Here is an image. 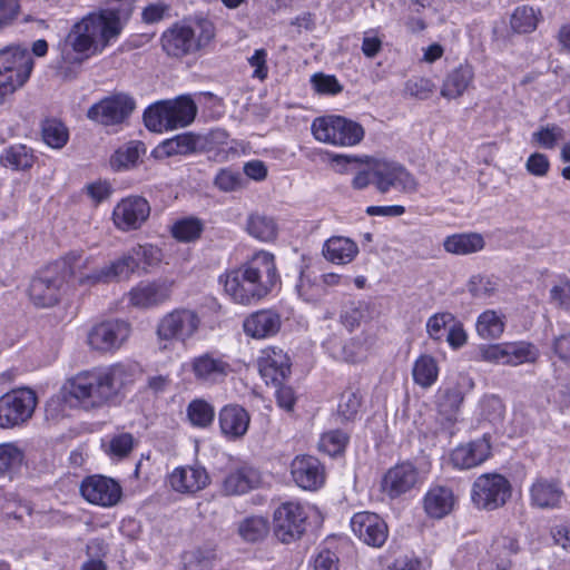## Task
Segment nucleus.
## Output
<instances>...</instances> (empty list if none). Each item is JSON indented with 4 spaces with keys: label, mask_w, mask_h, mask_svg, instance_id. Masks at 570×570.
I'll list each match as a JSON object with an SVG mask.
<instances>
[{
    "label": "nucleus",
    "mask_w": 570,
    "mask_h": 570,
    "mask_svg": "<svg viewBox=\"0 0 570 570\" xmlns=\"http://www.w3.org/2000/svg\"><path fill=\"white\" fill-rule=\"evenodd\" d=\"M150 205L146 198L130 196L121 199L112 212L116 227L124 232L135 230L148 219Z\"/></svg>",
    "instance_id": "nucleus-19"
},
{
    "label": "nucleus",
    "mask_w": 570,
    "mask_h": 570,
    "mask_svg": "<svg viewBox=\"0 0 570 570\" xmlns=\"http://www.w3.org/2000/svg\"><path fill=\"white\" fill-rule=\"evenodd\" d=\"M307 513L298 502L287 501L274 511V535L283 543L299 539L306 530Z\"/></svg>",
    "instance_id": "nucleus-12"
},
{
    "label": "nucleus",
    "mask_w": 570,
    "mask_h": 570,
    "mask_svg": "<svg viewBox=\"0 0 570 570\" xmlns=\"http://www.w3.org/2000/svg\"><path fill=\"white\" fill-rule=\"evenodd\" d=\"M159 149L167 157L175 155H189L202 151L200 135L194 132H184L174 138L165 140Z\"/></svg>",
    "instance_id": "nucleus-36"
},
{
    "label": "nucleus",
    "mask_w": 570,
    "mask_h": 570,
    "mask_svg": "<svg viewBox=\"0 0 570 570\" xmlns=\"http://www.w3.org/2000/svg\"><path fill=\"white\" fill-rule=\"evenodd\" d=\"M491 548L492 551L502 559L517 554L520 550L517 537L503 532L495 537Z\"/></svg>",
    "instance_id": "nucleus-56"
},
{
    "label": "nucleus",
    "mask_w": 570,
    "mask_h": 570,
    "mask_svg": "<svg viewBox=\"0 0 570 570\" xmlns=\"http://www.w3.org/2000/svg\"><path fill=\"white\" fill-rule=\"evenodd\" d=\"M485 246L484 237L479 233H456L444 238L443 247L449 254L465 256L481 252Z\"/></svg>",
    "instance_id": "nucleus-34"
},
{
    "label": "nucleus",
    "mask_w": 570,
    "mask_h": 570,
    "mask_svg": "<svg viewBox=\"0 0 570 570\" xmlns=\"http://www.w3.org/2000/svg\"><path fill=\"white\" fill-rule=\"evenodd\" d=\"M203 232V223L195 217H188L176 222L173 225V236L180 242L197 239Z\"/></svg>",
    "instance_id": "nucleus-50"
},
{
    "label": "nucleus",
    "mask_w": 570,
    "mask_h": 570,
    "mask_svg": "<svg viewBox=\"0 0 570 570\" xmlns=\"http://www.w3.org/2000/svg\"><path fill=\"white\" fill-rule=\"evenodd\" d=\"M563 494L560 483L552 479L537 478L530 487L531 504L539 509L559 508Z\"/></svg>",
    "instance_id": "nucleus-31"
},
{
    "label": "nucleus",
    "mask_w": 570,
    "mask_h": 570,
    "mask_svg": "<svg viewBox=\"0 0 570 570\" xmlns=\"http://www.w3.org/2000/svg\"><path fill=\"white\" fill-rule=\"evenodd\" d=\"M539 22L537 11L532 7H518L511 17V28L519 33H529L535 30Z\"/></svg>",
    "instance_id": "nucleus-47"
},
{
    "label": "nucleus",
    "mask_w": 570,
    "mask_h": 570,
    "mask_svg": "<svg viewBox=\"0 0 570 570\" xmlns=\"http://www.w3.org/2000/svg\"><path fill=\"white\" fill-rule=\"evenodd\" d=\"M363 396L357 387L348 386L342 392L338 404L337 415L342 421H354L361 410Z\"/></svg>",
    "instance_id": "nucleus-41"
},
{
    "label": "nucleus",
    "mask_w": 570,
    "mask_h": 570,
    "mask_svg": "<svg viewBox=\"0 0 570 570\" xmlns=\"http://www.w3.org/2000/svg\"><path fill=\"white\" fill-rule=\"evenodd\" d=\"M63 284L65 277L56 268L43 269L31 279L29 297L38 307H51L59 302Z\"/></svg>",
    "instance_id": "nucleus-17"
},
{
    "label": "nucleus",
    "mask_w": 570,
    "mask_h": 570,
    "mask_svg": "<svg viewBox=\"0 0 570 570\" xmlns=\"http://www.w3.org/2000/svg\"><path fill=\"white\" fill-rule=\"evenodd\" d=\"M322 253L328 262L345 265L357 256L358 246L348 237L332 236L324 243Z\"/></svg>",
    "instance_id": "nucleus-33"
},
{
    "label": "nucleus",
    "mask_w": 570,
    "mask_h": 570,
    "mask_svg": "<svg viewBox=\"0 0 570 570\" xmlns=\"http://www.w3.org/2000/svg\"><path fill=\"white\" fill-rule=\"evenodd\" d=\"M311 83L314 90L322 95H337L343 90L342 85L333 75L315 73L311 78Z\"/></svg>",
    "instance_id": "nucleus-57"
},
{
    "label": "nucleus",
    "mask_w": 570,
    "mask_h": 570,
    "mask_svg": "<svg viewBox=\"0 0 570 570\" xmlns=\"http://www.w3.org/2000/svg\"><path fill=\"white\" fill-rule=\"evenodd\" d=\"M412 375L417 385L424 389L432 386L439 375V367L435 358L431 355H421L414 362Z\"/></svg>",
    "instance_id": "nucleus-40"
},
{
    "label": "nucleus",
    "mask_w": 570,
    "mask_h": 570,
    "mask_svg": "<svg viewBox=\"0 0 570 570\" xmlns=\"http://www.w3.org/2000/svg\"><path fill=\"white\" fill-rule=\"evenodd\" d=\"M282 325L281 316L272 309H262L245 318L243 328L253 338H267L278 333Z\"/></svg>",
    "instance_id": "nucleus-29"
},
{
    "label": "nucleus",
    "mask_w": 570,
    "mask_h": 570,
    "mask_svg": "<svg viewBox=\"0 0 570 570\" xmlns=\"http://www.w3.org/2000/svg\"><path fill=\"white\" fill-rule=\"evenodd\" d=\"M202 317L197 311L177 307L163 315L156 326V335L160 350H168L175 343L186 345L199 332Z\"/></svg>",
    "instance_id": "nucleus-6"
},
{
    "label": "nucleus",
    "mask_w": 570,
    "mask_h": 570,
    "mask_svg": "<svg viewBox=\"0 0 570 570\" xmlns=\"http://www.w3.org/2000/svg\"><path fill=\"white\" fill-rule=\"evenodd\" d=\"M168 480L176 492L195 493L208 484L209 478L204 468L186 465L176 468Z\"/></svg>",
    "instance_id": "nucleus-28"
},
{
    "label": "nucleus",
    "mask_w": 570,
    "mask_h": 570,
    "mask_svg": "<svg viewBox=\"0 0 570 570\" xmlns=\"http://www.w3.org/2000/svg\"><path fill=\"white\" fill-rule=\"evenodd\" d=\"M277 230V224L272 217L261 214H253L248 217L247 232L262 242L275 239Z\"/></svg>",
    "instance_id": "nucleus-42"
},
{
    "label": "nucleus",
    "mask_w": 570,
    "mask_h": 570,
    "mask_svg": "<svg viewBox=\"0 0 570 570\" xmlns=\"http://www.w3.org/2000/svg\"><path fill=\"white\" fill-rule=\"evenodd\" d=\"M218 422L224 436L228 440H237L246 434L250 416L240 405L228 404L219 411Z\"/></svg>",
    "instance_id": "nucleus-27"
},
{
    "label": "nucleus",
    "mask_w": 570,
    "mask_h": 570,
    "mask_svg": "<svg viewBox=\"0 0 570 570\" xmlns=\"http://www.w3.org/2000/svg\"><path fill=\"white\" fill-rule=\"evenodd\" d=\"M33 68L27 49L8 47L0 50V104L7 95L23 86Z\"/></svg>",
    "instance_id": "nucleus-7"
},
{
    "label": "nucleus",
    "mask_w": 570,
    "mask_h": 570,
    "mask_svg": "<svg viewBox=\"0 0 570 570\" xmlns=\"http://www.w3.org/2000/svg\"><path fill=\"white\" fill-rule=\"evenodd\" d=\"M136 271L137 264L127 250L105 266L94 269L85 276H79L78 282L81 285H95L128 281Z\"/></svg>",
    "instance_id": "nucleus-20"
},
{
    "label": "nucleus",
    "mask_w": 570,
    "mask_h": 570,
    "mask_svg": "<svg viewBox=\"0 0 570 570\" xmlns=\"http://www.w3.org/2000/svg\"><path fill=\"white\" fill-rule=\"evenodd\" d=\"M268 531V520L261 515L248 517L238 525V533L248 542H256L264 539Z\"/></svg>",
    "instance_id": "nucleus-43"
},
{
    "label": "nucleus",
    "mask_w": 570,
    "mask_h": 570,
    "mask_svg": "<svg viewBox=\"0 0 570 570\" xmlns=\"http://www.w3.org/2000/svg\"><path fill=\"white\" fill-rule=\"evenodd\" d=\"M198 108L190 95L160 100L144 112L145 126L154 132L175 130L189 126L196 118Z\"/></svg>",
    "instance_id": "nucleus-4"
},
{
    "label": "nucleus",
    "mask_w": 570,
    "mask_h": 570,
    "mask_svg": "<svg viewBox=\"0 0 570 570\" xmlns=\"http://www.w3.org/2000/svg\"><path fill=\"white\" fill-rule=\"evenodd\" d=\"M367 308L364 303L350 302L344 305L340 318L342 324L348 331H353L361 325V322L364 320Z\"/></svg>",
    "instance_id": "nucleus-53"
},
{
    "label": "nucleus",
    "mask_w": 570,
    "mask_h": 570,
    "mask_svg": "<svg viewBox=\"0 0 570 570\" xmlns=\"http://www.w3.org/2000/svg\"><path fill=\"white\" fill-rule=\"evenodd\" d=\"M454 321L451 313H436L429 317L426 322V332L434 341H441L446 325Z\"/></svg>",
    "instance_id": "nucleus-62"
},
{
    "label": "nucleus",
    "mask_w": 570,
    "mask_h": 570,
    "mask_svg": "<svg viewBox=\"0 0 570 570\" xmlns=\"http://www.w3.org/2000/svg\"><path fill=\"white\" fill-rule=\"evenodd\" d=\"M68 129L57 119H48L42 124V139L52 148H62L68 141Z\"/></svg>",
    "instance_id": "nucleus-48"
},
{
    "label": "nucleus",
    "mask_w": 570,
    "mask_h": 570,
    "mask_svg": "<svg viewBox=\"0 0 570 570\" xmlns=\"http://www.w3.org/2000/svg\"><path fill=\"white\" fill-rule=\"evenodd\" d=\"M174 282L167 278L141 281L127 294L129 305L139 309H150L170 299Z\"/></svg>",
    "instance_id": "nucleus-16"
},
{
    "label": "nucleus",
    "mask_w": 570,
    "mask_h": 570,
    "mask_svg": "<svg viewBox=\"0 0 570 570\" xmlns=\"http://www.w3.org/2000/svg\"><path fill=\"white\" fill-rule=\"evenodd\" d=\"M242 181V175L230 169H222L215 178V185L223 191H235L239 189Z\"/></svg>",
    "instance_id": "nucleus-64"
},
{
    "label": "nucleus",
    "mask_w": 570,
    "mask_h": 570,
    "mask_svg": "<svg viewBox=\"0 0 570 570\" xmlns=\"http://www.w3.org/2000/svg\"><path fill=\"white\" fill-rule=\"evenodd\" d=\"M491 453L490 440L481 439L456 446L451 453L452 464L461 470H469L483 463Z\"/></svg>",
    "instance_id": "nucleus-26"
},
{
    "label": "nucleus",
    "mask_w": 570,
    "mask_h": 570,
    "mask_svg": "<svg viewBox=\"0 0 570 570\" xmlns=\"http://www.w3.org/2000/svg\"><path fill=\"white\" fill-rule=\"evenodd\" d=\"M351 528L360 540L371 547H382L389 535L385 521L373 512L355 513L351 519Z\"/></svg>",
    "instance_id": "nucleus-22"
},
{
    "label": "nucleus",
    "mask_w": 570,
    "mask_h": 570,
    "mask_svg": "<svg viewBox=\"0 0 570 570\" xmlns=\"http://www.w3.org/2000/svg\"><path fill=\"white\" fill-rule=\"evenodd\" d=\"M463 392L459 383H450L439 389L436 405L439 412L452 420L463 402Z\"/></svg>",
    "instance_id": "nucleus-37"
},
{
    "label": "nucleus",
    "mask_w": 570,
    "mask_h": 570,
    "mask_svg": "<svg viewBox=\"0 0 570 570\" xmlns=\"http://www.w3.org/2000/svg\"><path fill=\"white\" fill-rule=\"evenodd\" d=\"M383 49V40L382 37L379 36V31L375 29H370L364 32L362 39L361 50L362 53L368 58H375Z\"/></svg>",
    "instance_id": "nucleus-63"
},
{
    "label": "nucleus",
    "mask_w": 570,
    "mask_h": 570,
    "mask_svg": "<svg viewBox=\"0 0 570 570\" xmlns=\"http://www.w3.org/2000/svg\"><path fill=\"white\" fill-rule=\"evenodd\" d=\"M478 335L483 340H498L505 328L504 316L497 311L487 309L478 316Z\"/></svg>",
    "instance_id": "nucleus-39"
},
{
    "label": "nucleus",
    "mask_w": 570,
    "mask_h": 570,
    "mask_svg": "<svg viewBox=\"0 0 570 570\" xmlns=\"http://www.w3.org/2000/svg\"><path fill=\"white\" fill-rule=\"evenodd\" d=\"M23 461V452L12 443L0 444V475L16 470Z\"/></svg>",
    "instance_id": "nucleus-52"
},
{
    "label": "nucleus",
    "mask_w": 570,
    "mask_h": 570,
    "mask_svg": "<svg viewBox=\"0 0 570 570\" xmlns=\"http://www.w3.org/2000/svg\"><path fill=\"white\" fill-rule=\"evenodd\" d=\"M261 482L259 472L252 466H240L230 471L223 481V491L227 495H239L256 488Z\"/></svg>",
    "instance_id": "nucleus-32"
},
{
    "label": "nucleus",
    "mask_w": 570,
    "mask_h": 570,
    "mask_svg": "<svg viewBox=\"0 0 570 570\" xmlns=\"http://www.w3.org/2000/svg\"><path fill=\"white\" fill-rule=\"evenodd\" d=\"M130 256L137 264V269L142 266L144 269L156 266L161 261L160 249L150 244L136 245L128 249Z\"/></svg>",
    "instance_id": "nucleus-49"
},
{
    "label": "nucleus",
    "mask_w": 570,
    "mask_h": 570,
    "mask_svg": "<svg viewBox=\"0 0 570 570\" xmlns=\"http://www.w3.org/2000/svg\"><path fill=\"white\" fill-rule=\"evenodd\" d=\"M131 325L124 320H109L95 325L88 333L89 346L98 352L108 353L119 350L129 338Z\"/></svg>",
    "instance_id": "nucleus-13"
},
{
    "label": "nucleus",
    "mask_w": 570,
    "mask_h": 570,
    "mask_svg": "<svg viewBox=\"0 0 570 570\" xmlns=\"http://www.w3.org/2000/svg\"><path fill=\"white\" fill-rule=\"evenodd\" d=\"M134 445L135 439L130 433H119L110 439L108 453L121 459L132 451Z\"/></svg>",
    "instance_id": "nucleus-59"
},
{
    "label": "nucleus",
    "mask_w": 570,
    "mask_h": 570,
    "mask_svg": "<svg viewBox=\"0 0 570 570\" xmlns=\"http://www.w3.org/2000/svg\"><path fill=\"white\" fill-rule=\"evenodd\" d=\"M119 16L111 10L90 12L76 22L61 49V62L80 66L85 59L100 55L121 33Z\"/></svg>",
    "instance_id": "nucleus-1"
},
{
    "label": "nucleus",
    "mask_w": 570,
    "mask_h": 570,
    "mask_svg": "<svg viewBox=\"0 0 570 570\" xmlns=\"http://www.w3.org/2000/svg\"><path fill=\"white\" fill-rule=\"evenodd\" d=\"M277 281L274 255L262 250L239 268L227 273L224 288L234 302L249 305L265 297Z\"/></svg>",
    "instance_id": "nucleus-2"
},
{
    "label": "nucleus",
    "mask_w": 570,
    "mask_h": 570,
    "mask_svg": "<svg viewBox=\"0 0 570 570\" xmlns=\"http://www.w3.org/2000/svg\"><path fill=\"white\" fill-rule=\"evenodd\" d=\"M200 135L202 151H210L214 149L224 150L227 145L229 135L225 129L216 128L206 134Z\"/></svg>",
    "instance_id": "nucleus-60"
},
{
    "label": "nucleus",
    "mask_w": 570,
    "mask_h": 570,
    "mask_svg": "<svg viewBox=\"0 0 570 570\" xmlns=\"http://www.w3.org/2000/svg\"><path fill=\"white\" fill-rule=\"evenodd\" d=\"M510 481L499 473L479 475L471 489V500L479 510L493 511L503 507L511 498Z\"/></svg>",
    "instance_id": "nucleus-10"
},
{
    "label": "nucleus",
    "mask_w": 570,
    "mask_h": 570,
    "mask_svg": "<svg viewBox=\"0 0 570 570\" xmlns=\"http://www.w3.org/2000/svg\"><path fill=\"white\" fill-rule=\"evenodd\" d=\"M144 153L145 147L142 142L130 141L114 154L111 166L117 170L128 169L137 164L140 155Z\"/></svg>",
    "instance_id": "nucleus-44"
},
{
    "label": "nucleus",
    "mask_w": 570,
    "mask_h": 570,
    "mask_svg": "<svg viewBox=\"0 0 570 570\" xmlns=\"http://www.w3.org/2000/svg\"><path fill=\"white\" fill-rule=\"evenodd\" d=\"M468 287L471 295L476 298H488L497 292V283L481 275L472 276Z\"/></svg>",
    "instance_id": "nucleus-61"
},
{
    "label": "nucleus",
    "mask_w": 570,
    "mask_h": 570,
    "mask_svg": "<svg viewBox=\"0 0 570 570\" xmlns=\"http://www.w3.org/2000/svg\"><path fill=\"white\" fill-rule=\"evenodd\" d=\"M215 558L214 550L197 549L187 556L185 570H212Z\"/></svg>",
    "instance_id": "nucleus-55"
},
{
    "label": "nucleus",
    "mask_w": 570,
    "mask_h": 570,
    "mask_svg": "<svg viewBox=\"0 0 570 570\" xmlns=\"http://www.w3.org/2000/svg\"><path fill=\"white\" fill-rule=\"evenodd\" d=\"M298 295L306 302H317L324 295L322 285L314 283L307 275L301 273L296 284Z\"/></svg>",
    "instance_id": "nucleus-58"
},
{
    "label": "nucleus",
    "mask_w": 570,
    "mask_h": 570,
    "mask_svg": "<svg viewBox=\"0 0 570 570\" xmlns=\"http://www.w3.org/2000/svg\"><path fill=\"white\" fill-rule=\"evenodd\" d=\"M37 405L36 393L28 387L12 390L0 397V428L11 429L26 423Z\"/></svg>",
    "instance_id": "nucleus-11"
},
{
    "label": "nucleus",
    "mask_w": 570,
    "mask_h": 570,
    "mask_svg": "<svg viewBox=\"0 0 570 570\" xmlns=\"http://www.w3.org/2000/svg\"><path fill=\"white\" fill-rule=\"evenodd\" d=\"M132 381V368L117 363L106 368L78 373L65 385L66 393L82 406L99 407Z\"/></svg>",
    "instance_id": "nucleus-3"
},
{
    "label": "nucleus",
    "mask_w": 570,
    "mask_h": 570,
    "mask_svg": "<svg viewBox=\"0 0 570 570\" xmlns=\"http://www.w3.org/2000/svg\"><path fill=\"white\" fill-rule=\"evenodd\" d=\"M258 370L266 384L279 386L291 374V361L282 348L267 347L258 358Z\"/></svg>",
    "instance_id": "nucleus-23"
},
{
    "label": "nucleus",
    "mask_w": 570,
    "mask_h": 570,
    "mask_svg": "<svg viewBox=\"0 0 570 570\" xmlns=\"http://www.w3.org/2000/svg\"><path fill=\"white\" fill-rule=\"evenodd\" d=\"M420 483V472L410 462L390 468L384 474L381 489L390 499H396L410 492Z\"/></svg>",
    "instance_id": "nucleus-21"
},
{
    "label": "nucleus",
    "mask_w": 570,
    "mask_h": 570,
    "mask_svg": "<svg viewBox=\"0 0 570 570\" xmlns=\"http://www.w3.org/2000/svg\"><path fill=\"white\" fill-rule=\"evenodd\" d=\"M454 501L450 488L434 487L425 494L424 509L430 517L441 519L452 511Z\"/></svg>",
    "instance_id": "nucleus-35"
},
{
    "label": "nucleus",
    "mask_w": 570,
    "mask_h": 570,
    "mask_svg": "<svg viewBox=\"0 0 570 570\" xmlns=\"http://www.w3.org/2000/svg\"><path fill=\"white\" fill-rule=\"evenodd\" d=\"M214 36V26L208 21H202L195 27L177 22L163 32L160 41L169 57L183 58L206 47Z\"/></svg>",
    "instance_id": "nucleus-5"
},
{
    "label": "nucleus",
    "mask_w": 570,
    "mask_h": 570,
    "mask_svg": "<svg viewBox=\"0 0 570 570\" xmlns=\"http://www.w3.org/2000/svg\"><path fill=\"white\" fill-rule=\"evenodd\" d=\"M566 137L564 129L556 124L541 126L531 136L533 144L544 149H553Z\"/></svg>",
    "instance_id": "nucleus-46"
},
{
    "label": "nucleus",
    "mask_w": 570,
    "mask_h": 570,
    "mask_svg": "<svg viewBox=\"0 0 570 570\" xmlns=\"http://www.w3.org/2000/svg\"><path fill=\"white\" fill-rule=\"evenodd\" d=\"M538 356V348L525 341L481 344L478 347V360L495 365L519 366L535 362Z\"/></svg>",
    "instance_id": "nucleus-9"
},
{
    "label": "nucleus",
    "mask_w": 570,
    "mask_h": 570,
    "mask_svg": "<svg viewBox=\"0 0 570 570\" xmlns=\"http://www.w3.org/2000/svg\"><path fill=\"white\" fill-rule=\"evenodd\" d=\"M312 132L315 139L335 146H354L364 137L360 124L336 115L314 119Z\"/></svg>",
    "instance_id": "nucleus-8"
},
{
    "label": "nucleus",
    "mask_w": 570,
    "mask_h": 570,
    "mask_svg": "<svg viewBox=\"0 0 570 570\" xmlns=\"http://www.w3.org/2000/svg\"><path fill=\"white\" fill-rule=\"evenodd\" d=\"M80 492L89 503L100 507L116 505L122 494L120 484L114 479L104 475L87 476L81 482Z\"/></svg>",
    "instance_id": "nucleus-18"
},
{
    "label": "nucleus",
    "mask_w": 570,
    "mask_h": 570,
    "mask_svg": "<svg viewBox=\"0 0 570 570\" xmlns=\"http://www.w3.org/2000/svg\"><path fill=\"white\" fill-rule=\"evenodd\" d=\"M135 100L125 94H117L101 99L92 105L87 117L104 126H114L124 122L134 111Z\"/></svg>",
    "instance_id": "nucleus-15"
},
{
    "label": "nucleus",
    "mask_w": 570,
    "mask_h": 570,
    "mask_svg": "<svg viewBox=\"0 0 570 570\" xmlns=\"http://www.w3.org/2000/svg\"><path fill=\"white\" fill-rule=\"evenodd\" d=\"M190 370L197 381L209 384L223 382L232 371L229 363L213 352L193 357Z\"/></svg>",
    "instance_id": "nucleus-25"
},
{
    "label": "nucleus",
    "mask_w": 570,
    "mask_h": 570,
    "mask_svg": "<svg viewBox=\"0 0 570 570\" xmlns=\"http://www.w3.org/2000/svg\"><path fill=\"white\" fill-rule=\"evenodd\" d=\"M373 184L382 194L391 188H397L404 193H414L417 181L402 165L394 161L377 160L371 166Z\"/></svg>",
    "instance_id": "nucleus-14"
},
{
    "label": "nucleus",
    "mask_w": 570,
    "mask_h": 570,
    "mask_svg": "<svg viewBox=\"0 0 570 570\" xmlns=\"http://www.w3.org/2000/svg\"><path fill=\"white\" fill-rule=\"evenodd\" d=\"M435 90L434 82L429 78L413 77L404 85L405 95L420 99H429Z\"/></svg>",
    "instance_id": "nucleus-54"
},
{
    "label": "nucleus",
    "mask_w": 570,
    "mask_h": 570,
    "mask_svg": "<svg viewBox=\"0 0 570 570\" xmlns=\"http://www.w3.org/2000/svg\"><path fill=\"white\" fill-rule=\"evenodd\" d=\"M474 81V70L468 63H461L449 71L442 82L440 95L448 99H458L462 97Z\"/></svg>",
    "instance_id": "nucleus-30"
},
{
    "label": "nucleus",
    "mask_w": 570,
    "mask_h": 570,
    "mask_svg": "<svg viewBox=\"0 0 570 570\" xmlns=\"http://www.w3.org/2000/svg\"><path fill=\"white\" fill-rule=\"evenodd\" d=\"M348 436L341 430L324 433L318 442V450L331 456L342 453L347 444Z\"/></svg>",
    "instance_id": "nucleus-51"
},
{
    "label": "nucleus",
    "mask_w": 570,
    "mask_h": 570,
    "mask_svg": "<svg viewBox=\"0 0 570 570\" xmlns=\"http://www.w3.org/2000/svg\"><path fill=\"white\" fill-rule=\"evenodd\" d=\"M33 163L32 149L21 144L7 147L0 155V164L12 170L29 169Z\"/></svg>",
    "instance_id": "nucleus-38"
},
{
    "label": "nucleus",
    "mask_w": 570,
    "mask_h": 570,
    "mask_svg": "<svg viewBox=\"0 0 570 570\" xmlns=\"http://www.w3.org/2000/svg\"><path fill=\"white\" fill-rule=\"evenodd\" d=\"M291 474L299 488L308 491L320 489L325 482V469L312 455H297L291 463Z\"/></svg>",
    "instance_id": "nucleus-24"
},
{
    "label": "nucleus",
    "mask_w": 570,
    "mask_h": 570,
    "mask_svg": "<svg viewBox=\"0 0 570 570\" xmlns=\"http://www.w3.org/2000/svg\"><path fill=\"white\" fill-rule=\"evenodd\" d=\"M187 416L194 426L205 429L213 423L215 410L208 402L198 399L188 404Z\"/></svg>",
    "instance_id": "nucleus-45"
}]
</instances>
